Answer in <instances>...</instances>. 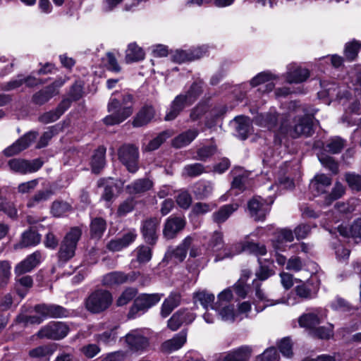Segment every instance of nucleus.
Instances as JSON below:
<instances>
[{"label": "nucleus", "instance_id": "nucleus-12", "mask_svg": "<svg viewBox=\"0 0 361 361\" xmlns=\"http://www.w3.org/2000/svg\"><path fill=\"white\" fill-rule=\"evenodd\" d=\"M37 133L34 131L26 133L12 145L4 149V152L5 155L11 157L20 153L23 150L27 148L30 144L37 138Z\"/></svg>", "mask_w": 361, "mask_h": 361}, {"label": "nucleus", "instance_id": "nucleus-11", "mask_svg": "<svg viewBox=\"0 0 361 361\" xmlns=\"http://www.w3.org/2000/svg\"><path fill=\"white\" fill-rule=\"evenodd\" d=\"M159 224L160 219L156 217L149 218L143 221L141 232L147 243L154 245L156 243Z\"/></svg>", "mask_w": 361, "mask_h": 361}, {"label": "nucleus", "instance_id": "nucleus-47", "mask_svg": "<svg viewBox=\"0 0 361 361\" xmlns=\"http://www.w3.org/2000/svg\"><path fill=\"white\" fill-rule=\"evenodd\" d=\"M338 231L343 236L351 235L354 238H361V219L356 221L350 229L343 226H339Z\"/></svg>", "mask_w": 361, "mask_h": 361}, {"label": "nucleus", "instance_id": "nucleus-32", "mask_svg": "<svg viewBox=\"0 0 361 361\" xmlns=\"http://www.w3.org/2000/svg\"><path fill=\"white\" fill-rule=\"evenodd\" d=\"M237 203L226 204L221 207L217 212L213 214V219L217 224L224 222L238 208Z\"/></svg>", "mask_w": 361, "mask_h": 361}, {"label": "nucleus", "instance_id": "nucleus-19", "mask_svg": "<svg viewBox=\"0 0 361 361\" xmlns=\"http://www.w3.org/2000/svg\"><path fill=\"white\" fill-rule=\"evenodd\" d=\"M126 341L132 350L136 351L145 349L148 345L147 339L137 330L128 334L126 336Z\"/></svg>", "mask_w": 361, "mask_h": 361}, {"label": "nucleus", "instance_id": "nucleus-24", "mask_svg": "<svg viewBox=\"0 0 361 361\" xmlns=\"http://www.w3.org/2000/svg\"><path fill=\"white\" fill-rule=\"evenodd\" d=\"M252 349L249 346H241L227 353L222 361H248Z\"/></svg>", "mask_w": 361, "mask_h": 361}, {"label": "nucleus", "instance_id": "nucleus-46", "mask_svg": "<svg viewBox=\"0 0 361 361\" xmlns=\"http://www.w3.org/2000/svg\"><path fill=\"white\" fill-rule=\"evenodd\" d=\"M250 272L247 271H243L240 279L236 282L233 286V290L235 293L240 298H245L248 292V286L246 285V281L249 278Z\"/></svg>", "mask_w": 361, "mask_h": 361}, {"label": "nucleus", "instance_id": "nucleus-21", "mask_svg": "<svg viewBox=\"0 0 361 361\" xmlns=\"http://www.w3.org/2000/svg\"><path fill=\"white\" fill-rule=\"evenodd\" d=\"M331 185V178L325 174H317L310 183V189L317 195L324 193Z\"/></svg>", "mask_w": 361, "mask_h": 361}, {"label": "nucleus", "instance_id": "nucleus-40", "mask_svg": "<svg viewBox=\"0 0 361 361\" xmlns=\"http://www.w3.org/2000/svg\"><path fill=\"white\" fill-rule=\"evenodd\" d=\"M215 310L218 312L219 316L224 322H233L238 317L233 305L215 307Z\"/></svg>", "mask_w": 361, "mask_h": 361}, {"label": "nucleus", "instance_id": "nucleus-59", "mask_svg": "<svg viewBox=\"0 0 361 361\" xmlns=\"http://www.w3.org/2000/svg\"><path fill=\"white\" fill-rule=\"evenodd\" d=\"M233 299V293L231 288H226L221 291L217 296L215 307L229 305L228 303Z\"/></svg>", "mask_w": 361, "mask_h": 361}, {"label": "nucleus", "instance_id": "nucleus-43", "mask_svg": "<svg viewBox=\"0 0 361 361\" xmlns=\"http://www.w3.org/2000/svg\"><path fill=\"white\" fill-rule=\"evenodd\" d=\"M273 77L274 76L269 73L262 72L253 78L250 81V84L252 86L255 87L264 82H268L267 85V90L271 91L274 87L273 82H271Z\"/></svg>", "mask_w": 361, "mask_h": 361}, {"label": "nucleus", "instance_id": "nucleus-18", "mask_svg": "<svg viewBox=\"0 0 361 361\" xmlns=\"http://www.w3.org/2000/svg\"><path fill=\"white\" fill-rule=\"evenodd\" d=\"M187 341V333L185 331H180L171 339L164 342L161 345V350L164 353H171L181 348Z\"/></svg>", "mask_w": 361, "mask_h": 361}, {"label": "nucleus", "instance_id": "nucleus-6", "mask_svg": "<svg viewBox=\"0 0 361 361\" xmlns=\"http://www.w3.org/2000/svg\"><path fill=\"white\" fill-rule=\"evenodd\" d=\"M273 202V199H270L269 202H267L259 196L254 197L247 203L250 216L255 221H264L269 212L271 204Z\"/></svg>", "mask_w": 361, "mask_h": 361}, {"label": "nucleus", "instance_id": "nucleus-38", "mask_svg": "<svg viewBox=\"0 0 361 361\" xmlns=\"http://www.w3.org/2000/svg\"><path fill=\"white\" fill-rule=\"evenodd\" d=\"M214 295L206 290H202L195 294L194 300L195 302H200L204 308L208 309L209 307L212 310H215Z\"/></svg>", "mask_w": 361, "mask_h": 361}, {"label": "nucleus", "instance_id": "nucleus-15", "mask_svg": "<svg viewBox=\"0 0 361 361\" xmlns=\"http://www.w3.org/2000/svg\"><path fill=\"white\" fill-rule=\"evenodd\" d=\"M194 319L193 313L188 310H179L168 321V326L172 331H176L183 324H190Z\"/></svg>", "mask_w": 361, "mask_h": 361}, {"label": "nucleus", "instance_id": "nucleus-31", "mask_svg": "<svg viewBox=\"0 0 361 361\" xmlns=\"http://www.w3.org/2000/svg\"><path fill=\"white\" fill-rule=\"evenodd\" d=\"M59 91H56L54 86H48L44 89L37 92L32 96V101L35 104L42 105L47 102L54 95H56Z\"/></svg>", "mask_w": 361, "mask_h": 361}, {"label": "nucleus", "instance_id": "nucleus-50", "mask_svg": "<svg viewBox=\"0 0 361 361\" xmlns=\"http://www.w3.org/2000/svg\"><path fill=\"white\" fill-rule=\"evenodd\" d=\"M11 266L8 261L0 262V288L5 286L11 277Z\"/></svg>", "mask_w": 361, "mask_h": 361}, {"label": "nucleus", "instance_id": "nucleus-62", "mask_svg": "<svg viewBox=\"0 0 361 361\" xmlns=\"http://www.w3.org/2000/svg\"><path fill=\"white\" fill-rule=\"evenodd\" d=\"M169 135L166 132L160 133L157 137L151 140L145 147V150L153 151L159 148V147L165 141Z\"/></svg>", "mask_w": 361, "mask_h": 361}, {"label": "nucleus", "instance_id": "nucleus-7", "mask_svg": "<svg viewBox=\"0 0 361 361\" xmlns=\"http://www.w3.org/2000/svg\"><path fill=\"white\" fill-rule=\"evenodd\" d=\"M69 332L68 326L61 322H52L42 328L37 335L41 338L60 340L65 338Z\"/></svg>", "mask_w": 361, "mask_h": 361}, {"label": "nucleus", "instance_id": "nucleus-42", "mask_svg": "<svg viewBox=\"0 0 361 361\" xmlns=\"http://www.w3.org/2000/svg\"><path fill=\"white\" fill-rule=\"evenodd\" d=\"M106 224L104 219L100 217L94 219L90 224L91 236L94 238H100L106 230Z\"/></svg>", "mask_w": 361, "mask_h": 361}, {"label": "nucleus", "instance_id": "nucleus-58", "mask_svg": "<svg viewBox=\"0 0 361 361\" xmlns=\"http://www.w3.org/2000/svg\"><path fill=\"white\" fill-rule=\"evenodd\" d=\"M312 335L322 339H329L333 336V326L329 324L326 326L317 328Z\"/></svg>", "mask_w": 361, "mask_h": 361}, {"label": "nucleus", "instance_id": "nucleus-10", "mask_svg": "<svg viewBox=\"0 0 361 361\" xmlns=\"http://www.w3.org/2000/svg\"><path fill=\"white\" fill-rule=\"evenodd\" d=\"M8 166L11 170L16 173L26 174L38 171L42 166V161L39 159L28 161L24 159H13L8 161Z\"/></svg>", "mask_w": 361, "mask_h": 361}, {"label": "nucleus", "instance_id": "nucleus-35", "mask_svg": "<svg viewBox=\"0 0 361 361\" xmlns=\"http://www.w3.org/2000/svg\"><path fill=\"white\" fill-rule=\"evenodd\" d=\"M55 350L56 346L54 345H41L30 350L29 355L32 358H44L49 360Z\"/></svg>", "mask_w": 361, "mask_h": 361}, {"label": "nucleus", "instance_id": "nucleus-63", "mask_svg": "<svg viewBox=\"0 0 361 361\" xmlns=\"http://www.w3.org/2000/svg\"><path fill=\"white\" fill-rule=\"evenodd\" d=\"M345 180L353 190H361V176L353 173L345 175Z\"/></svg>", "mask_w": 361, "mask_h": 361}, {"label": "nucleus", "instance_id": "nucleus-9", "mask_svg": "<svg viewBox=\"0 0 361 361\" xmlns=\"http://www.w3.org/2000/svg\"><path fill=\"white\" fill-rule=\"evenodd\" d=\"M120 161L126 166L128 171L135 173L138 169V149L133 145H124L118 151Z\"/></svg>", "mask_w": 361, "mask_h": 361}, {"label": "nucleus", "instance_id": "nucleus-2", "mask_svg": "<svg viewBox=\"0 0 361 361\" xmlns=\"http://www.w3.org/2000/svg\"><path fill=\"white\" fill-rule=\"evenodd\" d=\"M133 97L130 94H125L120 102L116 98H111L108 105V111L111 113L104 118L106 125L113 126L118 124L133 114Z\"/></svg>", "mask_w": 361, "mask_h": 361}, {"label": "nucleus", "instance_id": "nucleus-44", "mask_svg": "<svg viewBox=\"0 0 361 361\" xmlns=\"http://www.w3.org/2000/svg\"><path fill=\"white\" fill-rule=\"evenodd\" d=\"M253 283L256 286V290H255L256 297L257 298L259 301L264 302V305L262 307H261L259 305H257L256 309H257V312L262 311L265 307L274 305L276 304L281 302V301H279V300L274 301L272 300L267 299V297L265 296L264 293H263V291L259 288V282L257 281H255L253 282Z\"/></svg>", "mask_w": 361, "mask_h": 361}, {"label": "nucleus", "instance_id": "nucleus-41", "mask_svg": "<svg viewBox=\"0 0 361 361\" xmlns=\"http://www.w3.org/2000/svg\"><path fill=\"white\" fill-rule=\"evenodd\" d=\"M145 57L143 50L135 44H130L126 50V60L128 63L139 61Z\"/></svg>", "mask_w": 361, "mask_h": 361}, {"label": "nucleus", "instance_id": "nucleus-8", "mask_svg": "<svg viewBox=\"0 0 361 361\" xmlns=\"http://www.w3.org/2000/svg\"><path fill=\"white\" fill-rule=\"evenodd\" d=\"M162 296L163 295L159 293L142 294L139 295L130 310L129 316L133 318L140 311L145 312L147 310L158 303Z\"/></svg>", "mask_w": 361, "mask_h": 361}, {"label": "nucleus", "instance_id": "nucleus-17", "mask_svg": "<svg viewBox=\"0 0 361 361\" xmlns=\"http://www.w3.org/2000/svg\"><path fill=\"white\" fill-rule=\"evenodd\" d=\"M41 253L35 252L29 255L25 259L18 263L15 267V273L17 275H21L26 272L30 271L39 262L41 259Z\"/></svg>", "mask_w": 361, "mask_h": 361}, {"label": "nucleus", "instance_id": "nucleus-3", "mask_svg": "<svg viewBox=\"0 0 361 361\" xmlns=\"http://www.w3.org/2000/svg\"><path fill=\"white\" fill-rule=\"evenodd\" d=\"M201 92V82H194L185 95H178L168 109L165 120H174L185 106L190 105L195 100Z\"/></svg>", "mask_w": 361, "mask_h": 361}, {"label": "nucleus", "instance_id": "nucleus-48", "mask_svg": "<svg viewBox=\"0 0 361 361\" xmlns=\"http://www.w3.org/2000/svg\"><path fill=\"white\" fill-rule=\"evenodd\" d=\"M99 186H104V190L102 195V198L106 201L110 202L114 197L113 187L114 183L111 178L101 179L98 182Z\"/></svg>", "mask_w": 361, "mask_h": 361}, {"label": "nucleus", "instance_id": "nucleus-1", "mask_svg": "<svg viewBox=\"0 0 361 361\" xmlns=\"http://www.w3.org/2000/svg\"><path fill=\"white\" fill-rule=\"evenodd\" d=\"M303 109L298 106L295 114L290 112L280 118L279 130L283 135H290L293 137L300 135L310 136L313 130V116L309 114L300 115Z\"/></svg>", "mask_w": 361, "mask_h": 361}, {"label": "nucleus", "instance_id": "nucleus-56", "mask_svg": "<svg viewBox=\"0 0 361 361\" xmlns=\"http://www.w3.org/2000/svg\"><path fill=\"white\" fill-rule=\"evenodd\" d=\"M216 152V147L211 145L200 148L197 152V156L194 157L195 159L200 161H207L209 157L214 155Z\"/></svg>", "mask_w": 361, "mask_h": 361}, {"label": "nucleus", "instance_id": "nucleus-5", "mask_svg": "<svg viewBox=\"0 0 361 361\" xmlns=\"http://www.w3.org/2000/svg\"><path fill=\"white\" fill-rule=\"evenodd\" d=\"M112 301L113 298L109 291L97 290L87 298L86 307L93 313H99L107 309Z\"/></svg>", "mask_w": 361, "mask_h": 361}, {"label": "nucleus", "instance_id": "nucleus-28", "mask_svg": "<svg viewBox=\"0 0 361 361\" xmlns=\"http://www.w3.org/2000/svg\"><path fill=\"white\" fill-rule=\"evenodd\" d=\"M199 130L197 128L189 129L180 135L173 140V145L177 148L188 145L198 135Z\"/></svg>", "mask_w": 361, "mask_h": 361}, {"label": "nucleus", "instance_id": "nucleus-4", "mask_svg": "<svg viewBox=\"0 0 361 361\" xmlns=\"http://www.w3.org/2000/svg\"><path fill=\"white\" fill-rule=\"evenodd\" d=\"M82 234L78 227L72 228L62 241L59 251V259L67 262L75 255L77 243Z\"/></svg>", "mask_w": 361, "mask_h": 361}, {"label": "nucleus", "instance_id": "nucleus-55", "mask_svg": "<svg viewBox=\"0 0 361 361\" xmlns=\"http://www.w3.org/2000/svg\"><path fill=\"white\" fill-rule=\"evenodd\" d=\"M116 327L111 328L101 334L97 336V341L104 344H111L114 342L116 338Z\"/></svg>", "mask_w": 361, "mask_h": 361}, {"label": "nucleus", "instance_id": "nucleus-57", "mask_svg": "<svg viewBox=\"0 0 361 361\" xmlns=\"http://www.w3.org/2000/svg\"><path fill=\"white\" fill-rule=\"evenodd\" d=\"M343 147L344 140L340 137L331 139L326 146V150L333 154L340 152Z\"/></svg>", "mask_w": 361, "mask_h": 361}, {"label": "nucleus", "instance_id": "nucleus-25", "mask_svg": "<svg viewBox=\"0 0 361 361\" xmlns=\"http://www.w3.org/2000/svg\"><path fill=\"white\" fill-rule=\"evenodd\" d=\"M294 235L289 229H281L277 232L276 240L273 242V246L275 250L283 251L286 248V243L293 240Z\"/></svg>", "mask_w": 361, "mask_h": 361}, {"label": "nucleus", "instance_id": "nucleus-22", "mask_svg": "<svg viewBox=\"0 0 361 361\" xmlns=\"http://www.w3.org/2000/svg\"><path fill=\"white\" fill-rule=\"evenodd\" d=\"M129 281H133V279L123 272L112 271L103 276L102 283L105 286L111 287L114 286L121 285Z\"/></svg>", "mask_w": 361, "mask_h": 361}, {"label": "nucleus", "instance_id": "nucleus-49", "mask_svg": "<svg viewBox=\"0 0 361 361\" xmlns=\"http://www.w3.org/2000/svg\"><path fill=\"white\" fill-rule=\"evenodd\" d=\"M71 209V205L63 201H55L52 203L51 212L56 217L64 216Z\"/></svg>", "mask_w": 361, "mask_h": 361}, {"label": "nucleus", "instance_id": "nucleus-29", "mask_svg": "<svg viewBox=\"0 0 361 361\" xmlns=\"http://www.w3.org/2000/svg\"><path fill=\"white\" fill-rule=\"evenodd\" d=\"M154 116V110L151 106H145L140 110L133 121L135 127H141L152 121Z\"/></svg>", "mask_w": 361, "mask_h": 361}, {"label": "nucleus", "instance_id": "nucleus-52", "mask_svg": "<svg viewBox=\"0 0 361 361\" xmlns=\"http://www.w3.org/2000/svg\"><path fill=\"white\" fill-rule=\"evenodd\" d=\"M204 171V166L200 163L188 164L183 168V174L190 177L200 176Z\"/></svg>", "mask_w": 361, "mask_h": 361}, {"label": "nucleus", "instance_id": "nucleus-39", "mask_svg": "<svg viewBox=\"0 0 361 361\" xmlns=\"http://www.w3.org/2000/svg\"><path fill=\"white\" fill-rule=\"evenodd\" d=\"M180 297L178 294L170 295L163 302L161 305V314L163 317H166L170 314L173 310L179 304Z\"/></svg>", "mask_w": 361, "mask_h": 361}, {"label": "nucleus", "instance_id": "nucleus-23", "mask_svg": "<svg viewBox=\"0 0 361 361\" xmlns=\"http://www.w3.org/2000/svg\"><path fill=\"white\" fill-rule=\"evenodd\" d=\"M206 51L207 49L204 47H198L189 52L183 50L177 51L173 55V59L178 63H182L185 61H192L200 59L206 53Z\"/></svg>", "mask_w": 361, "mask_h": 361}, {"label": "nucleus", "instance_id": "nucleus-34", "mask_svg": "<svg viewBox=\"0 0 361 361\" xmlns=\"http://www.w3.org/2000/svg\"><path fill=\"white\" fill-rule=\"evenodd\" d=\"M106 148L103 146L99 147L92 159V171L94 173H99L105 164Z\"/></svg>", "mask_w": 361, "mask_h": 361}, {"label": "nucleus", "instance_id": "nucleus-33", "mask_svg": "<svg viewBox=\"0 0 361 361\" xmlns=\"http://www.w3.org/2000/svg\"><path fill=\"white\" fill-rule=\"evenodd\" d=\"M235 130L241 139H245L251 131V121L248 117L237 116L234 120Z\"/></svg>", "mask_w": 361, "mask_h": 361}, {"label": "nucleus", "instance_id": "nucleus-64", "mask_svg": "<svg viewBox=\"0 0 361 361\" xmlns=\"http://www.w3.org/2000/svg\"><path fill=\"white\" fill-rule=\"evenodd\" d=\"M278 354L276 348L267 349L261 355L258 356L256 361H276Z\"/></svg>", "mask_w": 361, "mask_h": 361}, {"label": "nucleus", "instance_id": "nucleus-53", "mask_svg": "<svg viewBox=\"0 0 361 361\" xmlns=\"http://www.w3.org/2000/svg\"><path fill=\"white\" fill-rule=\"evenodd\" d=\"M224 244L223 233L219 231H215L212 234L208 243V249L212 252L218 251Z\"/></svg>", "mask_w": 361, "mask_h": 361}, {"label": "nucleus", "instance_id": "nucleus-36", "mask_svg": "<svg viewBox=\"0 0 361 361\" xmlns=\"http://www.w3.org/2000/svg\"><path fill=\"white\" fill-rule=\"evenodd\" d=\"M246 243H237L231 245L230 247H226L224 250V254H217L215 258V262L222 260L225 258H231L233 256L245 251Z\"/></svg>", "mask_w": 361, "mask_h": 361}, {"label": "nucleus", "instance_id": "nucleus-20", "mask_svg": "<svg viewBox=\"0 0 361 361\" xmlns=\"http://www.w3.org/2000/svg\"><path fill=\"white\" fill-rule=\"evenodd\" d=\"M136 236L135 231H129L122 238L111 240L107 244V248L113 252L120 251L132 243L135 240Z\"/></svg>", "mask_w": 361, "mask_h": 361}, {"label": "nucleus", "instance_id": "nucleus-14", "mask_svg": "<svg viewBox=\"0 0 361 361\" xmlns=\"http://www.w3.org/2000/svg\"><path fill=\"white\" fill-rule=\"evenodd\" d=\"M323 319L322 312L319 310H316L313 312L303 314L298 319V323L300 327L305 328L310 331L312 334L313 331L316 329V326L320 324Z\"/></svg>", "mask_w": 361, "mask_h": 361}, {"label": "nucleus", "instance_id": "nucleus-37", "mask_svg": "<svg viewBox=\"0 0 361 361\" xmlns=\"http://www.w3.org/2000/svg\"><path fill=\"white\" fill-rule=\"evenodd\" d=\"M278 121V116L276 112H269L264 115H259L255 118V123L259 126L274 129Z\"/></svg>", "mask_w": 361, "mask_h": 361}, {"label": "nucleus", "instance_id": "nucleus-30", "mask_svg": "<svg viewBox=\"0 0 361 361\" xmlns=\"http://www.w3.org/2000/svg\"><path fill=\"white\" fill-rule=\"evenodd\" d=\"M153 187V182L148 178L137 179L126 187L130 194H140L149 190Z\"/></svg>", "mask_w": 361, "mask_h": 361}, {"label": "nucleus", "instance_id": "nucleus-27", "mask_svg": "<svg viewBox=\"0 0 361 361\" xmlns=\"http://www.w3.org/2000/svg\"><path fill=\"white\" fill-rule=\"evenodd\" d=\"M53 194L54 192L51 188L38 190L28 199L27 207L30 208L38 207L49 200Z\"/></svg>", "mask_w": 361, "mask_h": 361}, {"label": "nucleus", "instance_id": "nucleus-13", "mask_svg": "<svg viewBox=\"0 0 361 361\" xmlns=\"http://www.w3.org/2000/svg\"><path fill=\"white\" fill-rule=\"evenodd\" d=\"M185 226V221L180 216L169 217L164 225L163 234L167 239H172L182 231Z\"/></svg>", "mask_w": 361, "mask_h": 361}, {"label": "nucleus", "instance_id": "nucleus-61", "mask_svg": "<svg viewBox=\"0 0 361 361\" xmlns=\"http://www.w3.org/2000/svg\"><path fill=\"white\" fill-rule=\"evenodd\" d=\"M245 251L257 256H262L267 253V249L264 245L250 242L246 243Z\"/></svg>", "mask_w": 361, "mask_h": 361}, {"label": "nucleus", "instance_id": "nucleus-16", "mask_svg": "<svg viewBox=\"0 0 361 361\" xmlns=\"http://www.w3.org/2000/svg\"><path fill=\"white\" fill-rule=\"evenodd\" d=\"M192 240L193 239L191 236H187L176 248L169 249L167 251V255L171 258H173L176 262H183L186 257L188 250L192 245Z\"/></svg>", "mask_w": 361, "mask_h": 361}, {"label": "nucleus", "instance_id": "nucleus-54", "mask_svg": "<svg viewBox=\"0 0 361 361\" xmlns=\"http://www.w3.org/2000/svg\"><path fill=\"white\" fill-rule=\"evenodd\" d=\"M137 294V290L133 288H126L118 298L116 303L118 306H123L132 300Z\"/></svg>", "mask_w": 361, "mask_h": 361}, {"label": "nucleus", "instance_id": "nucleus-26", "mask_svg": "<svg viewBox=\"0 0 361 361\" xmlns=\"http://www.w3.org/2000/svg\"><path fill=\"white\" fill-rule=\"evenodd\" d=\"M309 77L307 69H302L295 66H290L286 73V80L289 83H298L305 81Z\"/></svg>", "mask_w": 361, "mask_h": 361}, {"label": "nucleus", "instance_id": "nucleus-45", "mask_svg": "<svg viewBox=\"0 0 361 361\" xmlns=\"http://www.w3.org/2000/svg\"><path fill=\"white\" fill-rule=\"evenodd\" d=\"M40 240L41 237L37 232L33 231H26L22 235L20 247H24L36 245L40 242Z\"/></svg>", "mask_w": 361, "mask_h": 361}, {"label": "nucleus", "instance_id": "nucleus-60", "mask_svg": "<svg viewBox=\"0 0 361 361\" xmlns=\"http://www.w3.org/2000/svg\"><path fill=\"white\" fill-rule=\"evenodd\" d=\"M318 159L324 167L329 169L331 171H332V173H337L338 164L333 159L332 157H331L328 155L322 154L318 155Z\"/></svg>", "mask_w": 361, "mask_h": 361}, {"label": "nucleus", "instance_id": "nucleus-51", "mask_svg": "<svg viewBox=\"0 0 361 361\" xmlns=\"http://www.w3.org/2000/svg\"><path fill=\"white\" fill-rule=\"evenodd\" d=\"M345 192V188L342 184L337 182L336 183L331 193L325 198V204L326 205L331 204L334 200L341 197Z\"/></svg>", "mask_w": 361, "mask_h": 361}]
</instances>
